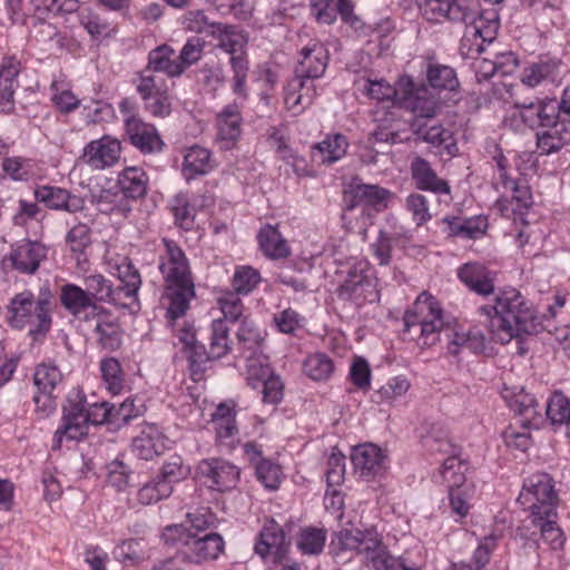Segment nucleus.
<instances>
[{
  "label": "nucleus",
  "mask_w": 570,
  "mask_h": 570,
  "mask_svg": "<svg viewBox=\"0 0 570 570\" xmlns=\"http://www.w3.org/2000/svg\"><path fill=\"white\" fill-rule=\"evenodd\" d=\"M460 279L470 289L480 294L489 295L494 292V274L479 263H468L459 269Z\"/></svg>",
  "instance_id": "31"
},
{
  "label": "nucleus",
  "mask_w": 570,
  "mask_h": 570,
  "mask_svg": "<svg viewBox=\"0 0 570 570\" xmlns=\"http://www.w3.org/2000/svg\"><path fill=\"white\" fill-rule=\"evenodd\" d=\"M89 416L80 403H69L63 409L62 426L53 435L52 449H59L62 440H80L87 434Z\"/></svg>",
  "instance_id": "11"
},
{
  "label": "nucleus",
  "mask_w": 570,
  "mask_h": 570,
  "mask_svg": "<svg viewBox=\"0 0 570 570\" xmlns=\"http://www.w3.org/2000/svg\"><path fill=\"white\" fill-rule=\"evenodd\" d=\"M326 540L323 529L305 528L297 537V548L304 554H318L322 552Z\"/></svg>",
  "instance_id": "51"
},
{
  "label": "nucleus",
  "mask_w": 570,
  "mask_h": 570,
  "mask_svg": "<svg viewBox=\"0 0 570 570\" xmlns=\"http://www.w3.org/2000/svg\"><path fill=\"white\" fill-rule=\"evenodd\" d=\"M558 69L559 63L554 61H540L538 63H533L524 70L522 81L530 87H535L547 79L553 81Z\"/></svg>",
  "instance_id": "52"
},
{
  "label": "nucleus",
  "mask_w": 570,
  "mask_h": 570,
  "mask_svg": "<svg viewBox=\"0 0 570 570\" xmlns=\"http://www.w3.org/2000/svg\"><path fill=\"white\" fill-rule=\"evenodd\" d=\"M362 90L372 99L379 101L395 100L400 102L401 96L405 87H413V80L410 77H401L397 86L393 87L383 79L372 80L363 79L358 81Z\"/></svg>",
  "instance_id": "33"
},
{
  "label": "nucleus",
  "mask_w": 570,
  "mask_h": 570,
  "mask_svg": "<svg viewBox=\"0 0 570 570\" xmlns=\"http://www.w3.org/2000/svg\"><path fill=\"white\" fill-rule=\"evenodd\" d=\"M466 19L463 20L466 23V40L472 37H479L485 43H491L499 29V21L497 13L491 10L482 14L475 16L471 12H464Z\"/></svg>",
  "instance_id": "32"
},
{
  "label": "nucleus",
  "mask_w": 570,
  "mask_h": 570,
  "mask_svg": "<svg viewBox=\"0 0 570 570\" xmlns=\"http://www.w3.org/2000/svg\"><path fill=\"white\" fill-rule=\"evenodd\" d=\"M213 168V161L208 149L200 146L190 147L184 156L183 174L186 179H193L198 175H206Z\"/></svg>",
  "instance_id": "41"
},
{
  "label": "nucleus",
  "mask_w": 570,
  "mask_h": 570,
  "mask_svg": "<svg viewBox=\"0 0 570 570\" xmlns=\"http://www.w3.org/2000/svg\"><path fill=\"white\" fill-rule=\"evenodd\" d=\"M136 90L144 101L145 110L155 118H165L171 112V99L154 75L140 73L135 80Z\"/></svg>",
  "instance_id": "10"
},
{
  "label": "nucleus",
  "mask_w": 570,
  "mask_h": 570,
  "mask_svg": "<svg viewBox=\"0 0 570 570\" xmlns=\"http://www.w3.org/2000/svg\"><path fill=\"white\" fill-rule=\"evenodd\" d=\"M39 392L52 393L62 381L60 370L52 364H40L33 375Z\"/></svg>",
  "instance_id": "56"
},
{
  "label": "nucleus",
  "mask_w": 570,
  "mask_h": 570,
  "mask_svg": "<svg viewBox=\"0 0 570 570\" xmlns=\"http://www.w3.org/2000/svg\"><path fill=\"white\" fill-rule=\"evenodd\" d=\"M51 100L60 112L69 114L78 108L80 100L62 82L53 81Z\"/></svg>",
  "instance_id": "60"
},
{
  "label": "nucleus",
  "mask_w": 570,
  "mask_h": 570,
  "mask_svg": "<svg viewBox=\"0 0 570 570\" xmlns=\"http://www.w3.org/2000/svg\"><path fill=\"white\" fill-rule=\"evenodd\" d=\"M568 131L564 124L556 119L554 124L539 129L537 132V146L543 155L560 150L568 140Z\"/></svg>",
  "instance_id": "40"
},
{
  "label": "nucleus",
  "mask_w": 570,
  "mask_h": 570,
  "mask_svg": "<svg viewBox=\"0 0 570 570\" xmlns=\"http://www.w3.org/2000/svg\"><path fill=\"white\" fill-rule=\"evenodd\" d=\"M328 63V51L321 42L314 41L301 50L295 76L285 89L284 101L294 114L302 112L316 96L314 80L321 78Z\"/></svg>",
  "instance_id": "3"
},
{
  "label": "nucleus",
  "mask_w": 570,
  "mask_h": 570,
  "mask_svg": "<svg viewBox=\"0 0 570 570\" xmlns=\"http://www.w3.org/2000/svg\"><path fill=\"white\" fill-rule=\"evenodd\" d=\"M412 128L420 139L440 148V153L456 155L459 148L451 130L441 125H429V120L421 122L420 119L413 120Z\"/></svg>",
  "instance_id": "19"
},
{
  "label": "nucleus",
  "mask_w": 570,
  "mask_h": 570,
  "mask_svg": "<svg viewBox=\"0 0 570 570\" xmlns=\"http://www.w3.org/2000/svg\"><path fill=\"white\" fill-rule=\"evenodd\" d=\"M446 320L440 303L429 293H421L404 315V331L412 334L420 347H430L440 341Z\"/></svg>",
  "instance_id": "5"
},
{
  "label": "nucleus",
  "mask_w": 570,
  "mask_h": 570,
  "mask_svg": "<svg viewBox=\"0 0 570 570\" xmlns=\"http://www.w3.org/2000/svg\"><path fill=\"white\" fill-rule=\"evenodd\" d=\"M289 542L283 529L274 520L266 522L255 544V552L263 558L271 556L274 562H281L287 554Z\"/></svg>",
  "instance_id": "14"
},
{
  "label": "nucleus",
  "mask_w": 570,
  "mask_h": 570,
  "mask_svg": "<svg viewBox=\"0 0 570 570\" xmlns=\"http://www.w3.org/2000/svg\"><path fill=\"white\" fill-rule=\"evenodd\" d=\"M174 55L175 50L168 45L153 49L148 55V66L141 73L150 75L149 71H156L171 78L181 76V68Z\"/></svg>",
  "instance_id": "35"
},
{
  "label": "nucleus",
  "mask_w": 570,
  "mask_h": 570,
  "mask_svg": "<svg viewBox=\"0 0 570 570\" xmlns=\"http://www.w3.org/2000/svg\"><path fill=\"white\" fill-rule=\"evenodd\" d=\"M428 80L431 87L440 90H454L459 86L455 71L444 65H433L428 69Z\"/></svg>",
  "instance_id": "53"
},
{
  "label": "nucleus",
  "mask_w": 570,
  "mask_h": 570,
  "mask_svg": "<svg viewBox=\"0 0 570 570\" xmlns=\"http://www.w3.org/2000/svg\"><path fill=\"white\" fill-rule=\"evenodd\" d=\"M518 107L521 108L520 116L523 122L532 128H546L559 118L558 101L556 100L530 102L529 105H518Z\"/></svg>",
  "instance_id": "29"
},
{
  "label": "nucleus",
  "mask_w": 570,
  "mask_h": 570,
  "mask_svg": "<svg viewBox=\"0 0 570 570\" xmlns=\"http://www.w3.org/2000/svg\"><path fill=\"white\" fill-rule=\"evenodd\" d=\"M86 292L91 296L94 304L112 303L117 304L120 299V291L114 288L112 282L102 274L94 273L83 278Z\"/></svg>",
  "instance_id": "37"
},
{
  "label": "nucleus",
  "mask_w": 570,
  "mask_h": 570,
  "mask_svg": "<svg viewBox=\"0 0 570 570\" xmlns=\"http://www.w3.org/2000/svg\"><path fill=\"white\" fill-rule=\"evenodd\" d=\"M95 322L94 332L98 343L108 350H116L121 344V328L117 318L100 307L91 317Z\"/></svg>",
  "instance_id": "24"
},
{
  "label": "nucleus",
  "mask_w": 570,
  "mask_h": 570,
  "mask_svg": "<svg viewBox=\"0 0 570 570\" xmlns=\"http://www.w3.org/2000/svg\"><path fill=\"white\" fill-rule=\"evenodd\" d=\"M521 504H529L531 513L528 519L541 520V515L551 518L557 515V494L552 479L547 473H535L529 476L518 498Z\"/></svg>",
  "instance_id": "8"
},
{
  "label": "nucleus",
  "mask_w": 570,
  "mask_h": 570,
  "mask_svg": "<svg viewBox=\"0 0 570 570\" xmlns=\"http://www.w3.org/2000/svg\"><path fill=\"white\" fill-rule=\"evenodd\" d=\"M423 17L428 21L441 22L443 20H465L463 9L450 0H416Z\"/></svg>",
  "instance_id": "34"
},
{
  "label": "nucleus",
  "mask_w": 570,
  "mask_h": 570,
  "mask_svg": "<svg viewBox=\"0 0 570 570\" xmlns=\"http://www.w3.org/2000/svg\"><path fill=\"white\" fill-rule=\"evenodd\" d=\"M190 474V468L184 464V461L180 456L174 455L170 456L166 462H164L159 473L157 476L170 484L173 487L174 483H178L180 481L186 480Z\"/></svg>",
  "instance_id": "55"
},
{
  "label": "nucleus",
  "mask_w": 570,
  "mask_h": 570,
  "mask_svg": "<svg viewBox=\"0 0 570 570\" xmlns=\"http://www.w3.org/2000/svg\"><path fill=\"white\" fill-rule=\"evenodd\" d=\"M304 373L314 381L327 380L333 371V361L323 353L309 355L303 364Z\"/></svg>",
  "instance_id": "49"
},
{
  "label": "nucleus",
  "mask_w": 570,
  "mask_h": 570,
  "mask_svg": "<svg viewBox=\"0 0 570 570\" xmlns=\"http://www.w3.org/2000/svg\"><path fill=\"white\" fill-rule=\"evenodd\" d=\"M391 193L376 185L356 184L345 194V209L342 219L348 230L364 233L370 225L368 207L377 210L387 206Z\"/></svg>",
  "instance_id": "7"
},
{
  "label": "nucleus",
  "mask_w": 570,
  "mask_h": 570,
  "mask_svg": "<svg viewBox=\"0 0 570 570\" xmlns=\"http://www.w3.org/2000/svg\"><path fill=\"white\" fill-rule=\"evenodd\" d=\"M229 328L224 320H215L212 323V335L208 351L203 350L204 360H217L230 351Z\"/></svg>",
  "instance_id": "43"
},
{
  "label": "nucleus",
  "mask_w": 570,
  "mask_h": 570,
  "mask_svg": "<svg viewBox=\"0 0 570 570\" xmlns=\"http://www.w3.org/2000/svg\"><path fill=\"white\" fill-rule=\"evenodd\" d=\"M166 449V438L155 424H146L132 439L131 451L142 460H153Z\"/></svg>",
  "instance_id": "22"
},
{
  "label": "nucleus",
  "mask_w": 570,
  "mask_h": 570,
  "mask_svg": "<svg viewBox=\"0 0 570 570\" xmlns=\"http://www.w3.org/2000/svg\"><path fill=\"white\" fill-rule=\"evenodd\" d=\"M246 358V379L254 389L261 386V383L274 375L269 366L268 358L262 352L245 354Z\"/></svg>",
  "instance_id": "45"
},
{
  "label": "nucleus",
  "mask_w": 570,
  "mask_h": 570,
  "mask_svg": "<svg viewBox=\"0 0 570 570\" xmlns=\"http://www.w3.org/2000/svg\"><path fill=\"white\" fill-rule=\"evenodd\" d=\"M59 299L72 316L85 321H90V317L101 307L94 304L91 296L83 287L71 283L61 286Z\"/></svg>",
  "instance_id": "13"
},
{
  "label": "nucleus",
  "mask_w": 570,
  "mask_h": 570,
  "mask_svg": "<svg viewBox=\"0 0 570 570\" xmlns=\"http://www.w3.org/2000/svg\"><path fill=\"white\" fill-rule=\"evenodd\" d=\"M466 464L458 458L451 455L444 460L439 472L440 482L446 484L448 489L461 488L465 482Z\"/></svg>",
  "instance_id": "46"
},
{
  "label": "nucleus",
  "mask_w": 570,
  "mask_h": 570,
  "mask_svg": "<svg viewBox=\"0 0 570 570\" xmlns=\"http://www.w3.org/2000/svg\"><path fill=\"white\" fill-rule=\"evenodd\" d=\"M47 256V248L39 242L17 244L9 255L12 267L22 274H33Z\"/></svg>",
  "instance_id": "17"
},
{
  "label": "nucleus",
  "mask_w": 570,
  "mask_h": 570,
  "mask_svg": "<svg viewBox=\"0 0 570 570\" xmlns=\"http://www.w3.org/2000/svg\"><path fill=\"white\" fill-rule=\"evenodd\" d=\"M237 337L244 347V354L262 352L261 345L264 338L261 331L254 325V323L246 320L243 321L239 326Z\"/></svg>",
  "instance_id": "59"
},
{
  "label": "nucleus",
  "mask_w": 570,
  "mask_h": 570,
  "mask_svg": "<svg viewBox=\"0 0 570 570\" xmlns=\"http://www.w3.org/2000/svg\"><path fill=\"white\" fill-rule=\"evenodd\" d=\"M478 311L484 318L482 322L487 323L491 338L501 344L513 338L521 340L523 335L537 331L533 311L515 288L501 291L493 305H482Z\"/></svg>",
  "instance_id": "1"
},
{
  "label": "nucleus",
  "mask_w": 570,
  "mask_h": 570,
  "mask_svg": "<svg viewBox=\"0 0 570 570\" xmlns=\"http://www.w3.org/2000/svg\"><path fill=\"white\" fill-rule=\"evenodd\" d=\"M556 519L557 515L546 518L544 514L541 515L540 521L530 518L518 528L517 532L521 538L532 539L537 534V531H530V525H532L534 529L539 530L541 538L552 550L562 549L566 539L561 529L557 527Z\"/></svg>",
  "instance_id": "20"
},
{
  "label": "nucleus",
  "mask_w": 570,
  "mask_h": 570,
  "mask_svg": "<svg viewBox=\"0 0 570 570\" xmlns=\"http://www.w3.org/2000/svg\"><path fill=\"white\" fill-rule=\"evenodd\" d=\"M204 48L205 40L203 38L191 37L186 41L177 57L178 65L181 68V75L187 68L202 59Z\"/></svg>",
  "instance_id": "57"
},
{
  "label": "nucleus",
  "mask_w": 570,
  "mask_h": 570,
  "mask_svg": "<svg viewBox=\"0 0 570 570\" xmlns=\"http://www.w3.org/2000/svg\"><path fill=\"white\" fill-rule=\"evenodd\" d=\"M117 274L122 286L116 288V291H120V295L124 294L125 297H136L141 285V278L138 269L131 264V262L125 259L117 266Z\"/></svg>",
  "instance_id": "48"
},
{
  "label": "nucleus",
  "mask_w": 570,
  "mask_h": 570,
  "mask_svg": "<svg viewBox=\"0 0 570 570\" xmlns=\"http://www.w3.org/2000/svg\"><path fill=\"white\" fill-rule=\"evenodd\" d=\"M261 282L258 271L250 266L236 268L233 277V287L237 294L250 293Z\"/></svg>",
  "instance_id": "62"
},
{
  "label": "nucleus",
  "mask_w": 570,
  "mask_h": 570,
  "mask_svg": "<svg viewBox=\"0 0 570 570\" xmlns=\"http://www.w3.org/2000/svg\"><path fill=\"white\" fill-rule=\"evenodd\" d=\"M118 184L127 198L138 199L147 194L148 177L142 168L127 167L119 174Z\"/></svg>",
  "instance_id": "39"
},
{
  "label": "nucleus",
  "mask_w": 570,
  "mask_h": 570,
  "mask_svg": "<svg viewBox=\"0 0 570 570\" xmlns=\"http://www.w3.org/2000/svg\"><path fill=\"white\" fill-rule=\"evenodd\" d=\"M171 493L173 487L156 475L138 490L137 500L144 505H149L169 498Z\"/></svg>",
  "instance_id": "47"
},
{
  "label": "nucleus",
  "mask_w": 570,
  "mask_h": 570,
  "mask_svg": "<svg viewBox=\"0 0 570 570\" xmlns=\"http://www.w3.org/2000/svg\"><path fill=\"white\" fill-rule=\"evenodd\" d=\"M411 175L419 189L435 194H450L449 184L441 179L424 158L416 156L411 161Z\"/></svg>",
  "instance_id": "26"
},
{
  "label": "nucleus",
  "mask_w": 570,
  "mask_h": 570,
  "mask_svg": "<svg viewBox=\"0 0 570 570\" xmlns=\"http://www.w3.org/2000/svg\"><path fill=\"white\" fill-rule=\"evenodd\" d=\"M161 538L167 547L176 549L187 561L194 563L216 559L224 550V540L218 533L200 537L183 524L166 527Z\"/></svg>",
  "instance_id": "6"
},
{
  "label": "nucleus",
  "mask_w": 570,
  "mask_h": 570,
  "mask_svg": "<svg viewBox=\"0 0 570 570\" xmlns=\"http://www.w3.org/2000/svg\"><path fill=\"white\" fill-rule=\"evenodd\" d=\"M256 475L258 481L268 490L278 489L282 481L281 466L269 460L256 463Z\"/></svg>",
  "instance_id": "63"
},
{
  "label": "nucleus",
  "mask_w": 570,
  "mask_h": 570,
  "mask_svg": "<svg viewBox=\"0 0 570 570\" xmlns=\"http://www.w3.org/2000/svg\"><path fill=\"white\" fill-rule=\"evenodd\" d=\"M120 142L109 136L90 141L83 150V160L94 168L112 166L120 157Z\"/></svg>",
  "instance_id": "18"
},
{
  "label": "nucleus",
  "mask_w": 570,
  "mask_h": 570,
  "mask_svg": "<svg viewBox=\"0 0 570 570\" xmlns=\"http://www.w3.org/2000/svg\"><path fill=\"white\" fill-rule=\"evenodd\" d=\"M181 24L185 30L195 33L212 36L219 22H213L202 9L188 10L181 17Z\"/></svg>",
  "instance_id": "50"
},
{
  "label": "nucleus",
  "mask_w": 570,
  "mask_h": 570,
  "mask_svg": "<svg viewBox=\"0 0 570 570\" xmlns=\"http://www.w3.org/2000/svg\"><path fill=\"white\" fill-rule=\"evenodd\" d=\"M37 202L43 203L50 209L75 210L72 197L68 190L55 186H39L35 189Z\"/></svg>",
  "instance_id": "44"
},
{
  "label": "nucleus",
  "mask_w": 570,
  "mask_h": 570,
  "mask_svg": "<svg viewBox=\"0 0 570 570\" xmlns=\"http://www.w3.org/2000/svg\"><path fill=\"white\" fill-rule=\"evenodd\" d=\"M100 371L107 389L115 395L119 394L125 386V380L118 360L114 357L102 360Z\"/></svg>",
  "instance_id": "54"
},
{
  "label": "nucleus",
  "mask_w": 570,
  "mask_h": 570,
  "mask_svg": "<svg viewBox=\"0 0 570 570\" xmlns=\"http://www.w3.org/2000/svg\"><path fill=\"white\" fill-rule=\"evenodd\" d=\"M547 417L552 424H564L570 420V402L560 393L554 394L546 407Z\"/></svg>",
  "instance_id": "61"
},
{
  "label": "nucleus",
  "mask_w": 570,
  "mask_h": 570,
  "mask_svg": "<svg viewBox=\"0 0 570 570\" xmlns=\"http://www.w3.org/2000/svg\"><path fill=\"white\" fill-rule=\"evenodd\" d=\"M258 243L263 253L272 259H281L289 255L286 239L274 226L266 225L259 230Z\"/></svg>",
  "instance_id": "42"
},
{
  "label": "nucleus",
  "mask_w": 570,
  "mask_h": 570,
  "mask_svg": "<svg viewBox=\"0 0 570 570\" xmlns=\"http://www.w3.org/2000/svg\"><path fill=\"white\" fill-rule=\"evenodd\" d=\"M510 407L517 413L518 424L522 428H538L540 412L537 399L521 390L510 401Z\"/></svg>",
  "instance_id": "36"
},
{
  "label": "nucleus",
  "mask_w": 570,
  "mask_h": 570,
  "mask_svg": "<svg viewBox=\"0 0 570 570\" xmlns=\"http://www.w3.org/2000/svg\"><path fill=\"white\" fill-rule=\"evenodd\" d=\"M125 130L130 142L140 151L150 154L161 150L164 142L156 128L142 121L139 117H128L125 120Z\"/></svg>",
  "instance_id": "15"
},
{
  "label": "nucleus",
  "mask_w": 570,
  "mask_h": 570,
  "mask_svg": "<svg viewBox=\"0 0 570 570\" xmlns=\"http://www.w3.org/2000/svg\"><path fill=\"white\" fill-rule=\"evenodd\" d=\"M165 253L160 255L159 271L165 281V295L168 299L167 314L176 320L187 312L195 296V285L189 264L177 244L164 239Z\"/></svg>",
  "instance_id": "2"
},
{
  "label": "nucleus",
  "mask_w": 570,
  "mask_h": 570,
  "mask_svg": "<svg viewBox=\"0 0 570 570\" xmlns=\"http://www.w3.org/2000/svg\"><path fill=\"white\" fill-rule=\"evenodd\" d=\"M239 475L240 470L222 458L204 459L196 468V476L209 489L217 491L234 489L239 481Z\"/></svg>",
  "instance_id": "9"
},
{
  "label": "nucleus",
  "mask_w": 570,
  "mask_h": 570,
  "mask_svg": "<svg viewBox=\"0 0 570 570\" xmlns=\"http://www.w3.org/2000/svg\"><path fill=\"white\" fill-rule=\"evenodd\" d=\"M345 474V456L336 449H333L328 460L326 470L327 488L340 485L344 480Z\"/></svg>",
  "instance_id": "64"
},
{
  "label": "nucleus",
  "mask_w": 570,
  "mask_h": 570,
  "mask_svg": "<svg viewBox=\"0 0 570 570\" xmlns=\"http://www.w3.org/2000/svg\"><path fill=\"white\" fill-rule=\"evenodd\" d=\"M212 37L216 39L217 48L228 53L230 58H246L248 38L246 33L235 26L219 22Z\"/></svg>",
  "instance_id": "25"
},
{
  "label": "nucleus",
  "mask_w": 570,
  "mask_h": 570,
  "mask_svg": "<svg viewBox=\"0 0 570 570\" xmlns=\"http://www.w3.org/2000/svg\"><path fill=\"white\" fill-rule=\"evenodd\" d=\"M380 533L375 528L365 530L343 528L335 533L331 542V548L336 557L345 551H355L357 554L365 559V548L371 547L367 544L368 539L379 538Z\"/></svg>",
  "instance_id": "16"
},
{
  "label": "nucleus",
  "mask_w": 570,
  "mask_h": 570,
  "mask_svg": "<svg viewBox=\"0 0 570 570\" xmlns=\"http://www.w3.org/2000/svg\"><path fill=\"white\" fill-rule=\"evenodd\" d=\"M367 544L371 547L365 548V564L371 570H419V566L407 562L402 557H394L387 550L383 542V537L368 539Z\"/></svg>",
  "instance_id": "12"
},
{
  "label": "nucleus",
  "mask_w": 570,
  "mask_h": 570,
  "mask_svg": "<svg viewBox=\"0 0 570 570\" xmlns=\"http://www.w3.org/2000/svg\"><path fill=\"white\" fill-rule=\"evenodd\" d=\"M52 295L48 286L40 288L36 298L29 291L13 296L9 305V323L12 327L28 328L31 336L45 335L51 326L50 304Z\"/></svg>",
  "instance_id": "4"
},
{
  "label": "nucleus",
  "mask_w": 570,
  "mask_h": 570,
  "mask_svg": "<svg viewBox=\"0 0 570 570\" xmlns=\"http://www.w3.org/2000/svg\"><path fill=\"white\" fill-rule=\"evenodd\" d=\"M368 272V263L364 259H360L350 266L346 278L338 287V296L343 298L365 297L367 289L373 287Z\"/></svg>",
  "instance_id": "23"
},
{
  "label": "nucleus",
  "mask_w": 570,
  "mask_h": 570,
  "mask_svg": "<svg viewBox=\"0 0 570 570\" xmlns=\"http://www.w3.org/2000/svg\"><path fill=\"white\" fill-rule=\"evenodd\" d=\"M351 460L361 476H370L383 469L385 455L376 445L363 444L353 449Z\"/></svg>",
  "instance_id": "30"
},
{
  "label": "nucleus",
  "mask_w": 570,
  "mask_h": 570,
  "mask_svg": "<svg viewBox=\"0 0 570 570\" xmlns=\"http://www.w3.org/2000/svg\"><path fill=\"white\" fill-rule=\"evenodd\" d=\"M242 117L234 105L225 107L217 117V140L223 149H230L239 138Z\"/></svg>",
  "instance_id": "28"
},
{
  "label": "nucleus",
  "mask_w": 570,
  "mask_h": 570,
  "mask_svg": "<svg viewBox=\"0 0 570 570\" xmlns=\"http://www.w3.org/2000/svg\"><path fill=\"white\" fill-rule=\"evenodd\" d=\"M171 212L174 214L175 222L179 227L186 230L193 227L195 209L189 204V199L186 194H178L174 197Z\"/></svg>",
  "instance_id": "58"
},
{
  "label": "nucleus",
  "mask_w": 570,
  "mask_h": 570,
  "mask_svg": "<svg viewBox=\"0 0 570 570\" xmlns=\"http://www.w3.org/2000/svg\"><path fill=\"white\" fill-rule=\"evenodd\" d=\"M400 105H403L406 109H410L414 115V120H421L425 122L434 117L436 112V101L430 95L425 87L416 88L405 87L400 99Z\"/></svg>",
  "instance_id": "21"
},
{
  "label": "nucleus",
  "mask_w": 570,
  "mask_h": 570,
  "mask_svg": "<svg viewBox=\"0 0 570 570\" xmlns=\"http://www.w3.org/2000/svg\"><path fill=\"white\" fill-rule=\"evenodd\" d=\"M347 147L348 142L345 136L341 134L327 136L314 147L313 159L320 164L331 165L346 154Z\"/></svg>",
  "instance_id": "38"
},
{
  "label": "nucleus",
  "mask_w": 570,
  "mask_h": 570,
  "mask_svg": "<svg viewBox=\"0 0 570 570\" xmlns=\"http://www.w3.org/2000/svg\"><path fill=\"white\" fill-rule=\"evenodd\" d=\"M20 72V62L13 58H4L0 65V111L10 112L14 108V90L18 86L17 77Z\"/></svg>",
  "instance_id": "27"
}]
</instances>
